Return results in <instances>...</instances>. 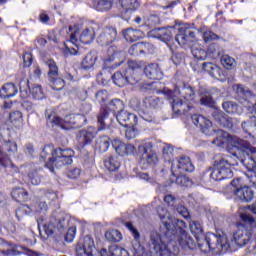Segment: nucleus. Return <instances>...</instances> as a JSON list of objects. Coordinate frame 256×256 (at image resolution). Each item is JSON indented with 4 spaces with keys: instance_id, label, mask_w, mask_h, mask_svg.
<instances>
[{
    "instance_id": "1",
    "label": "nucleus",
    "mask_w": 256,
    "mask_h": 256,
    "mask_svg": "<svg viewBox=\"0 0 256 256\" xmlns=\"http://www.w3.org/2000/svg\"><path fill=\"white\" fill-rule=\"evenodd\" d=\"M159 218L163 223V233L152 231L148 242L150 256H177L179 246L175 241V231L177 229H187V224L183 220L171 217L167 208L159 206L157 209Z\"/></svg>"
},
{
    "instance_id": "2",
    "label": "nucleus",
    "mask_w": 256,
    "mask_h": 256,
    "mask_svg": "<svg viewBox=\"0 0 256 256\" xmlns=\"http://www.w3.org/2000/svg\"><path fill=\"white\" fill-rule=\"evenodd\" d=\"M217 147H223V145H231L234 149H237L236 155L240 156V163L248 169L253 171L256 167L255 158L251 155L256 153L255 147L251 146V143L247 140H243L235 135H230L227 132L219 131L216 139L212 142Z\"/></svg>"
},
{
    "instance_id": "3",
    "label": "nucleus",
    "mask_w": 256,
    "mask_h": 256,
    "mask_svg": "<svg viewBox=\"0 0 256 256\" xmlns=\"http://www.w3.org/2000/svg\"><path fill=\"white\" fill-rule=\"evenodd\" d=\"M171 105L173 113L176 115H187L193 110L195 103V90L189 84H183L180 88H175L174 91L169 90L166 93Z\"/></svg>"
},
{
    "instance_id": "4",
    "label": "nucleus",
    "mask_w": 256,
    "mask_h": 256,
    "mask_svg": "<svg viewBox=\"0 0 256 256\" xmlns=\"http://www.w3.org/2000/svg\"><path fill=\"white\" fill-rule=\"evenodd\" d=\"M74 155L75 152L72 149H55L51 145L45 146L40 153L41 159L45 161L46 167L50 171H54L55 167L56 169H61L65 165H71Z\"/></svg>"
},
{
    "instance_id": "5",
    "label": "nucleus",
    "mask_w": 256,
    "mask_h": 256,
    "mask_svg": "<svg viewBox=\"0 0 256 256\" xmlns=\"http://www.w3.org/2000/svg\"><path fill=\"white\" fill-rule=\"evenodd\" d=\"M198 246L204 253H207V249H209L215 255H221V253H227L231 249V242L225 234H210L203 243H198Z\"/></svg>"
},
{
    "instance_id": "6",
    "label": "nucleus",
    "mask_w": 256,
    "mask_h": 256,
    "mask_svg": "<svg viewBox=\"0 0 256 256\" xmlns=\"http://www.w3.org/2000/svg\"><path fill=\"white\" fill-rule=\"evenodd\" d=\"M238 163H234L231 157L222 158L214 162V169L210 175L213 181H223V179H231L233 177V169Z\"/></svg>"
},
{
    "instance_id": "7",
    "label": "nucleus",
    "mask_w": 256,
    "mask_h": 256,
    "mask_svg": "<svg viewBox=\"0 0 256 256\" xmlns=\"http://www.w3.org/2000/svg\"><path fill=\"white\" fill-rule=\"evenodd\" d=\"M138 153L142 165H155L159 161L157 153L153 150V143L151 142H144L139 145Z\"/></svg>"
},
{
    "instance_id": "8",
    "label": "nucleus",
    "mask_w": 256,
    "mask_h": 256,
    "mask_svg": "<svg viewBox=\"0 0 256 256\" xmlns=\"http://www.w3.org/2000/svg\"><path fill=\"white\" fill-rule=\"evenodd\" d=\"M195 166L191 162V158L181 156L179 160H173L171 166L172 175H183V173H193Z\"/></svg>"
},
{
    "instance_id": "9",
    "label": "nucleus",
    "mask_w": 256,
    "mask_h": 256,
    "mask_svg": "<svg viewBox=\"0 0 256 256\" xmlns=\"http://www.w3.org/2000/svg\"><path fill=\"white\" fill-rule=\"evenodd\" d=\"M125 227L134 237L131 246L133 256H147V254L145 253V247L141 245V234L139 233V230H137V228H135V226H133L131 222H126Z\"/></svg>"
},
{
    "instance_id": "10",
    "label": "nucleus",
    "mask_w": 256,
    "mask_h": 256,
    "mask_svg": "<svg viewBox=\"0 0 256 256\" xmlns=\"http://www.w3.org/2000/svg\"><path fill=\"white\" fill-rule=\"evenodd\" d=\"M96 253L95 240L89 235L80 240L76 246L77 256H95Z\"/></svg>"
},
{
    "instance_id": "11",
    "label": "nucleus",
    "mask_w": 256,
    "mask_h": 256,
    "mask_svg": "<svg viewBox=\"0 0 256 256\" xmlns=\"http://www.w3.org/2000/svg\"><path fill=\"white\" fill-rule=\"evenodd\" d=\"M240 182V178L235 179L231 182L232 187H234V195H237L240 201H243L244 203H249V201H252L253 199V190H251V188L248 186H239Z\"/></svg>"
},
{
    "instance_id": "12",
    "label": "nucleus",
    "mask_w": 256,
    "mask_h": 256,
    "mask_svg": "<svg viewBox=\"0 0 256 256\" xmlns=\"http://www.w3.org/2000/svg\"><path fill=\"white\" fill-rule=\"evenodd\" d=\"M192 123L198 127L204 135H213L215 133V129H213V123L210 122L209 119H207L203 115L194 114L192 116Z\"/></svg>"
},
{
    "instance_id": "13",
    "label": "nucleus",
    "mask_w": 256,
    "mask_h": 256,
    "mask_svg": "<svg viewBox=\"0 0 256 256\" xmlns=\"http://www.w3.org/2000/svg\"><path fill=\"white\" fill-rule=\"evenodd\" d=\"M117 40V29L113 27H106L103 32L99 35L97 42L102 47H109L112 43Z\"/></svg>"
},
{
    "instance_id": "14",
    "label": "nucleus",
    "mask_w": 256,
    "mask_h": 256,
    "mask_svg": "<svg viewBox=\"0 0 256 256\" xmlns=\"http://www.w3.org/2000/svg\"><path fill=\"white\" fill-rule=\"evenodd\" d=\"M116 119L122 127H135L137 125V115L125 110L116 114Z\"/></svg>"
},
{
    "instance_id": "15",
    "label": "nucleus",
    "mask_w": 256,
    "mask_h": 256,
    "mask_svg": "<svg viewBox=\"0 0 256 256\" xmlns=\"http://www.w3.org/2000/svg\"><path fill=\"white\" fill-rule=\"evenodd\" d=\"M152 35L156 39H162V41H171L173 35H175V27L169 28H155L151 31Z\"/></svg>"
},
{
    "instance_id": "16",
    "label": "nucleus",
    "mask_w": 256,
    "mask_h": 256,
    "mask_svg": "<svg viewBox=\"0 0 256 256\" xmlns=\"http://www.w3.org/2000/svg\"><path fill=\"white\" fill-rule=\"evenodd\" d=\"M251 241V234L247 233V230H238L233 235V243L237 247H245Z\"/></svg>"
},
{
    "instance_id": "17",
    "label": "nucleus",
    "mask_w": 256,
    "mask_h": 256,
    "mask_svg": "<svg viewBox=\"0 0 256 256\" xmlns=\"http://www.w3.org/2000/svg\"><path fill=\"white\" fill-rule=\"evenodd\" d=\"M144 73L148 79H152L153 81L163 79V72L158 64H148L144 68Z\"/></svg>"
},
{
    "instance_id": "18",
    "label": "nucleus",
    "mask_w": 256,
    "mask_h": 256,
    "mask_svg": "<svg viewBox=\"0 0 256 256\" xmlns=\"http://www.w3.org/2000/svg\"><path fill=\"white\" fill-rule=\"evenodd\" d=\"M17 93H19V90H17V86L13 83H6L0 89L1 99H11V97H15Z\"/></svg>"
},
{
    "instance_id": "19",
    "label": "nucleus",
    "mask_w": 256,
    "mask_h": 256,
    "mask_svg": "<svg viewBox=\"0 0 256 256\" xmlns=\"http://www.w3.org/2000/svg\"><path fill=\"white\" fill-rule=\"evenodd\" d=\"M179 231L180 236L178 237V243L183 247V249H191L193 246V239L187 235V232L185 231V228H176L175 233Z\"/></svg>"
},
{
    "instance_id": "20",
    "label": "nucleus",
    "mask_w": 256,
    "mask_h": 256,
    "mask_svg": "<svg viewBox=\"0 0 256 256\" xmlns=\"http://www.w3.org/2000/svg\"><path fill=\"white\" fill-rule=\"evenodd\" d=\"M215 119L218 121V123H220L222 127H225L226 129H233V127L237 125V119L224 116L221 112L215 115Z\"/></svg>"
},
{
    "instance_id": "21",
    "label": "nucleus",
    "mask_w": 256,
    "mask_h": 256,
    "mask_svg": "<svg viewBox=\"0 0 256 256\" xmlns=\"http://www.w3.org/2000/svg\"><path fill=\"white\" fill-rule=\"evenodd\" d=\"M46 119H47V125L51 128L53 127H61L63 129V119H61L59 116H57V113L55 111H46Z\"/></svg>"
},
{
    "instance_id": "22",
    "label": "nucleus",
    "mask_w": 256,
    "mask_h": 256,
    "mask_svg": "<svg viewBox=\"0 0 256 256\" xmlns=\"http://www.w3.org/2000/svg\"><path fill=\"white\" fill-rule=\"evenodd\" d=\"M81 125L77 122L75 114H69L62 119V129L69 131V129H79Z\"/></svg>"
},
{
    "instance_id": "23",
    "label": "nucleus",
    "mask_w": 256,
    "mask_h": 256,
    "mask_svg": "<svg viewBox=\"0 0 256 256\" xmlns=\"http://www.w3.org/2000/svg\"><path fill=\"white\" fill-rule=\"evenodd\" d=\"M222 107L230 115H242L243 113V107L237 105L235 102L226 101L222 104Z\"/></svg>"
},
{
    "instance_id": "24",
    "label": "nucleus",
    "mask_w": 256,
    "mask_h": 256,
    "mask_svg": "<svg viewBox=\"0 0 256 256\" xmlns=\"http://www.w3.org/2000/svg\"><path fill=\"white\" fill-rule=\"evenodd\" d=\"M95 39V28L94 27H86L80 34V41L85 45L92 43Z\"/></svg>"
},
{
    "instance_id": "25",
    "label": "nucleus",
    "mask_w": 256,
    "mask_h": 256,
    "mask_svg": "<svg viewBox=\"0 0 256 256\" xmlns=\"http://www.w3.org/2000/svg\"><path fill=\"white\" fill-rule=\"evenodd\" d=\"M123 35L126 41H130V43H133V41H139V39L143 37V32L137 29L128 28L123 31Z\"/></svg>"
},
{
    "instance_id": "26",
    "label": "nucleus",
    "mask_w": 256,
    "mask_h": 256,
    "mask_svg": "<svg viewBox=\"0 0 256 256\" xmlns=\"http://www.w3.org/2000/svg\"><path fill=\"white\" fill-rule=\"evenodd\" d=\"M107 53H108V57L104 59V64L106 66L112 63V61H117V59L119 60V57L123 55V52H121V50H118L117 46H110L108 48Z\"/></svg>"
},
{
    "instance_id": "27",
    "label": "nucleus",
    "mask_w": 256,
    "mask_h": 256,
    "mask_svg": "<svg viewBox=\"0 0 256 256\" xmlns=\"http://www.w3.org/2000/svg\"><path fill=\"white\" fill-rule=\"evenodd\" d=\"M202 69L206 71V73H209L211 77L214 79H219L221 77V68L213 63H203Z\"/></svg>"
},
{
    "instance_id": "28",
    "label": "nucleus",
    "mask_w": 256,
    "mask_h": 256,
    "mask_svg": "<svg viewBox=\"0 0 256 256\" xmlns=\"http://www.w3.org/2000/svg\"><path fill=\"white\" fill-rule=\"evenodd\" d=\"M96 62H97V55H95L93 52H90L82 60L81 67L82 69H85V70L92 69V67L95 66Z\"/></svg>"
},
{
    "instance_id": "29",
    "label": "nucleus",
    "mask_w": 256,
    "mask_h": 256,
    "mask_svg": "<svg viewBox=\"0 0 256 256\" xmlns=\"http://www.w3.org/2000/svg\"><path fill=\"white\" fill-rule=\"evenodd\" d=\"M96 135H97V129H95L94 127H89L87 130H82L81 137H83L84 145L91 143V141L95 139Z\"/></svg>"
},
{
    "instance_id": "30",
    "label": "nucleus",
    "mask_w": 256,
    "mask_h": 256,
    "mask_svg": "<svg viewBox=\"0 0 256 256\" xmlns=\"http://www.w3.org/2000/svg\"><path fill=\"white\" fill-rule=\"evenodd\" d=\"M112 80L118 87H125L129 83V77H127L126 73L122 72L114 73Z\"/></svg>"
},
{
    "instance_id": "31",
    "label": "nucleus",
    "mask_w": 256,
    "mask_h": 256,
    "mask_svg": "<svg viewBox=\"0 0 256 256\" xmlns=\"http://www.w3.org/2000/svg\"><path fill=\"white\" fill-rule=\"evenodd\" d=\"M105 237L107 241H110V243H119L123 240V234L119 232V230H108L105 233Z\"/></svg>"
},
{
    "instance_id": "32",
    "label": "nucleus",
    "mask_w": 256,
    "mask_h": 256,
    "mask_svg": "<svg viewBox=\"0 0 256 256\" xmlns=\"http://www.w3.org/2000/svg\"><path fill=\"white\" fill-rule=\"evenodd\" d=\"M104 166L108 169V171H117L120 167V163L117 158L113 156H106L104 159Z\"/></svg>"
},
{
    "instance_id": "33",
    "label": "nucleus",
    "mask_w": 256,
    "mask_h": 256,
    "mask_svg": "<svg viewBox=\"0 0 256 256\" xmlns=\"http://www.w3.org/2000/svg\"><path fill=\"white\" fill-rule=\"evenodd\" d=\"M124 107L125 105L123 104V101L119 99L112 100L108 105V109L109 111H112L114 117H116L117 113H121Z\"/></svg>"
},
{
    "instance_id": "34",
    "label": "nucleus",
    "mask_w": 256,
    "mask_h": 256,
    "mask_svg": "<svg viewBox=\"0 0 256 256\" xmlns=\"http://www.w3.org/2000/svg\"><path fill=\"white\" fill-rule=\"evenodd\" d=\"M119 4L121 5L124 11H135L139 7V1L137 0H119Z\"/></svg>"
},
{
    "instance_id": "35",
    "label": "nucleus",
    "mask_w": 256,
    "mask_h": 256,
    "mask_svg": "<svg viewBox=\"0 0 256 256\" xmlns=\"http://www.w3.org/2000/svg\"><path fill=\"white\" fill-rule=\"evenodd\" d=\"M172 177L175 179L176 185H180V187H191V185H193V182L191 181V179H189V177L185 176V175H173Z\"/></svg>"
},
{
    "instance_id": "36",
    "label": "nucleus",
    "mask_w": 256,
    "mask_h": 256,
    "mask_svg": "<svg viewBox=\"0 0 256 256\" xmlns=\"http://www.w3.org/2000/svg\"><path fill=\"white\" fill-rule=\"evenodd\" d=\"M34 208L36 213H39L41 215L40 218H43V215L47 213L49 206H47V202H45L44 199H40L36 200Z\"/></svg>"
},
{
    "instance_id": "37",
    "label": "nucleus",
    "mask_w": 256,
    "mask_h": 256,
    "mask_svg": "<svg viewBox=\"0 0 256 256\" xmlns=\"http://www.w3.org/2000/svg\"><path fill=\"white\" fill-rule=\"evenodd\" d=\"M176 41L178 45H180V47H183L184 49H187V47H192L191 43H193V40H189V38H187L186 33L181 32L176 35Z\"/></svg>"
},
{
    "instance_id": "38",
    "label": "nucleus",
    "mask_w": 256,
    "mask_h": 256,
    "mask_svg": "<svg viewBox=\"0 0 256 256\" xmlns=\"http://www.w3.org/2000/svg\"><path fill=\"white\" fill-rule=\"evenodd\" d=\"M234 90L236 91L237 95L240 97V99H243V101H247L249 97H251L252 93L248 88L243 87V85H236L234 86Z\"/></svg>"
},
{
    "instance_id": "39",
    "label": "nucleus",
    "mask_w": 256,
    "mask_h": 256,
    "mask_svg": "<svg viewBox=\"0 0 256 256\" xmlns=\"http://www.w3.org/2000/svg\"><path fill=\"white\" fill-rule=\"evenodd\" d=\"M37 222H38L39 228L43 227L46 235H53V233H55V224L57 222H55V223L50 222L48 224H43V218H38Z\"/></svg>"
},
{
    "instance_id": "40",
    "label": "nucleus",
    "mask_w": 256,
    "mask_h": 256,
    "mask_svg": "<svg viewBox=\"0 0 256 256\" xmlns=\"http://www.w3.org/2000/svg\"><path fill=\"white\" fill-rule=\"evenodd\" d=\"M143 106L146 109H157L159 106V98L153 96V97H146L143 100Z\"/></svg>"
},
{
    "instance_id": "41",
    "label": "nucleus",
    "mask_w": 256,
    "mask_h": 256,
    "mask_svg": "<svg viewBox=\"0 0 256 256\" xmlns=\"http://www.w3.org/2000/svg\"><path fill=\"white\" fill-rule=\"evenodd\" d=\"M46 65L49 68V71H48L49 79H53V77H58L59 68L57 67V63H55L53 60L50 59L46 62Z\"/></svg>"
},
{
    "instance_id": "42",
    "label": "nucleus",
    "mask_w": 256,
    "mask_h": 256,
    "mask_svg": "<svg viewBox=\"0 0 256 256\" xmlns=\"http://www.w3.org/2000/svg\"><path fill=\"white\" fill-rule=\"evenodd\" d=\"M30 93L33 99H38V100L45 99V92H43V88L39 84H35L31 88Z\"/></svg>"
},
{
    "instance_id": "43",
    "label": "nucleus",
    "mask_w": 256,
    "mask_h": 256,
    "mask_svg": "<svg viewBox=\"0 0 256 256\" xmlns=\"http://www.w3.org/2000/svg\"><path fill=\"white\" fill-rule=\"evenodd\" d=\"M28 193L23 188H16L12 191L13 199L16 201H27Z\"/></svg>"
},
{
    "instance_id": "44",
    "label": "nucleus",
    "mask_w": 256,
    "mask_h": 256,
    "mask_svg": "<svg viewBox=\"0 0 256 256\" xmlns=\"http://www.w3.org/2000/svg\"><path fill=\"white\" fill-rule=\"evenodd\" d=\"M28 181L31 185H41V176L39 171L33 169L28 172Z\"/></svg>"
},
{
    "instance_id": "45",
    "label": "nucleus",
    "mask_w": 256,
    "mask_h": 256,
    "mask_svg": "<svg viewBox=\"0 0 256 256\" xmlns=\"http://www.w3.org/2000/svg\"><path fill=\"white\" fill-rule=\"evenodd\" d=\"M109 254L113 256H130L129 252L126 249L121 248L117 245H112L109 247Z\"/></svg>"
},
{
    "instance_id": "46",
    "label": "nucleus",
    "mask_w": 256,
    "mask_h": 256,
    "mask_svg": "<svg viewBox=\"0 0 256 256\" xmlns=\"http://www.w3.org/2000/svg\"><path fill=\"white\" fill-rule=\"evenodd\" d=\"M221 64L225 69H233L235 65H237V62L235 61V58L229 56V55H223L221 57Z\"/></svg>"
},
{
    "instance_id": "47",
    "label": "nucleus",
    "mask_w": 256,
    "mask_h": 256,
    "mask_svg": "<svg viewBox=\"0 0 256 256\" xmlns=\"http://www.w3.org/2000/svg\"><path fill=\"white\" fill-rule=\"evenodd\" d=\"M125 145L126 144L119 139H114L112 141L113 149H115L116 153H118V155H121L122 157H124L125 155Z\"/></svg>"
},
{
    "instance_id": "48",
    "label": "nucleus",
    "mask_w": 256,
    "mask_h": 256,
    "mask_svg": "<svg viewBox=\"0 0 256 256\" xmlns=\"http://www.w3.org/2000/svg\"><path fill=\"white\" fill-rule=\"evenodd\" d=\"M190 231L195 235L196 239H199V235H203V226L197 221L190 223Z\"/></svg>"
},
{
    "instance_id": "49",
    "label": "nucleus",
    "mask_w": 256,
    "mask_h": 256,
    "mask_svg": "<svg viewBox=\"0 0 256 256\" xmlns=\"http://www.w3.org/2000/svg\"><path fill=\"white\" fill-rule=\"evenodd\" d=\"M49 81L52 83L51 87L54 91H61L65 87V80L57 77L49 78Z\"/></svg>"
},
{
    "instance_id": "50",
    "label": "nucleus",
    "mask_w": 256,
    "mask_h": 256,
    "mask_svg": "<svg viewBox=\"0 0 256 256\" xmlns=\"http://www.w3.org/2000/svg\"><path fill=\"white\" fill-rule=\"evenodd\" d=\"M191 52L195 59L200 61H205V59H207V52L201 48H198L197 46L193 47Z\"/></svg>"
},
{
    "instance_id": "51",
    "label": "nucleus",
    "mask_w": 256,
    "mask_h": 256,
    "mask_svg": "<svg viewBox=\"0 0 256 256\" xmlns=\"http://www.w3.org/2000/svg\"><path fill=\"white\" fill-rule=\"evenodd\" d=\"M143 43H136V44H133L129 50H128V53L129 55H132L133 57H137L141 54H143Z\"/></svg>"
},
{
    "instance_id": "52",
    "label": "nucleus",
    "mask_w": 256,
    "mask_h": 256,
    "mask_svg": "<svg viewBox=\"0 0 256 256\" xmlns=\"http://www.w3.org/2000/svg\"><path fill=\"white\" fill-rule=\"evenodd\" d=\"M113 7V1L111 0H98L96 9L97 11H109Z\"/></svg>"
},
{
    "instance_id": "53",
    "label": "nucleus",
    "mask_w": 256,
    "mask_h": 256,
    "mask_svg": "<svg viewBox=\"0 0 256 256\" xmlns=\"http://www.w3.org/2000/svg\"><path fill=\"white\" fill-rule=\"evenodd\" d=\"M240 219L243 221V223H245V225H248L250 229L256 227L255 218L252 217L251 215L242 213L240 214Z\"/></svg>"
},
{
    "instance_id": "54",
    "label": "nucleus",
    "mask_w": 256,
    "mask_h": 256,
    "mask_svg": "<svg viewBox=\"0 0 256 256\" xmlns=\"http://www.w3.org/2000/svg\"><path fill=\"white\" fill-rule=\"evenodd\" d=\"M256 125L254 121H251V117L249 120L242 122V129L245 133L249 135H253V129H255Z\"/></svg>"
},
{
    "instance_id": "55",
    "label": "nucleus",
    "mask_w": 256,
    "mask_h": 256,
    "mask_svg": "<svg viewBox=\"0 0 256 256\" xmlns=\"http://www.w3.org/2000/svg\"><path fill=\"white\" fill-rule=\"evenodd\" d=\"M20 96L23 99H27V97H29V80H22L20 82Z\"/></svg>"
},
{
    "instance_id": "56",
    "label": "nucleus",
    "mask_w": 256,
    "mask_h": 256,
    "mask_svg": "<svg viewBox=\"0 0 256 256\" xmlns=\"http://www.w3.org/2000/svg\"><path fill=\"white\" fill-rule=\"evenodd\" d=\"M201 105H205V107H215V100L211 96V94H206L200 99Z\"/></svg>"
},
{
    "instance_id": "57",
    "label": "nucleus",
    "mask_w": 256,
    "mask_h": 256,
    "mask_svg": "<svg viewBox=\"0 0 256 256\" xmlns=\"http://www.w3.org/2000/svg\"><path fill=\"white\" fill-rule=\"evenodd\" d=\"M4 149L5 151H7L8 155H15V153L17 152V143L8 141L4 144Z\"/></svg>"
},
{
    "instance_id": "58",
    "label": "nucleus",
    "mask_w": 256,
    "mask_h": 256,
    "mask_svg": "<svg viewBox=\"0 0 256 256\" xmlns=\"http://www.w3.org/2000/svg\"><path fill=\"white\" fill-rule=\"evenodd\" d=\"M159 23H161V20L157 15H150L145 19V25H147V27H155V25H159Z\"/></svg>"
},
{
    "instance_id": "59",
    "label": "nucleus",
    "mask_w": 256,
    "mask_h": 256,
    "mask_svg": "<svg viewBox=\"0 0 256 256\" xmlns=\"http://www.w3.org/2000/svg\"><path fill=\"white\" fill-rule=\"evenodd\" d=\"M179 33H185L186 37L188 38V41H191V39H195V32L193 30L189 29L187 25L180 26L178 28Z\"/></svg>"
},
{
    "instance_id": "60",
    "label": "nucleus",
    "mask_w": 256,
    "mask_h": 256,
    "mask_svg": "<svg viewBox=\"0 0 256 256\" xmlns=\"http://www.w3.org/2000/svg\"><path fill=\"white\" fill-rule=\"evenodd\" d=\"M97 144L99 145L102 153H105L109 149V137L104 136L97 142Z\"/></svg>"
},
{
    "instance_id": "61",
    "label": "nucleus",
    "mask_w": 256,
    "mask_h": 256,
    "mask_svg": "<svg viewBox=\"0 0 256 256\" xmlns=\"http://www.w3.org/2000/svg\"><path fill=\"white\" fill-rule=\"evenodd\" d=\"M176 211L177 213H179V215L184 217V219H189L191 217V215L189 214V210L187 209V207L183 206V204H178L176 206Z\"/></svg>"
},
{
    "instance_id": "62",
    "label": "nucleus",
    "mask_w": 256,
    "mask_h": 256,
    "mask_svg": "<svg viewBox=\"0 0 256 256\" xmlns=\"http://www.w3.org/2000/svg\"><path fill=\"white\" fill-rule=\"evenodd\" d=\"M9 117L11 123H21V121H23V113H21V111H14L10 113Z\"/></svg>"
},
{
    "instance_id": "63",
    "label": "nucleus",
    "mask_w": 256,
    "mask_h": 256,
    "mask_svg": "<svg viewBox=\"0 0 256 256\" xmlns=\"http://www.w3.org/2000/svg\"><path fill=\"white\" fill-rule=\"evenodd\" d=\"M109 118V112L107 110H103L102 113L98 116V123L101 125V127L98 128V131H101L103 129V125H106L105 120Z\"/></svg>"
},
{
    "instance_id": "64",
    "label": "nucleus",
    "mask_w": 256,
    "mask_h": 256,
    "mask_svg": "<svg viewBox=\"0 0 256 256\" xmlns=\"http://www.w3.org/2000/svg\"><path fill=\"white\" fill-rule=\"evenodd\" d=\"M173 151V147L171 146H165L163 148V157L166 161H171V159H173Z\"/></svg>"
}]
</instances>
